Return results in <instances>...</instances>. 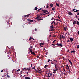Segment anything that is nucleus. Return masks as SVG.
<instances>
[{"label":"nucleus","mask_w":79,"mask_h":79,"mask_svg":"<svg viewBox=\"0 0 79 79\" xmlns=\"http://www.w3.org/2000/svg\"><path fill=\"white\" fill-rule=\"evenodd\" d=\"M32 69H35V66H34V67L32 68Z\"/></svg>","instance_id":"5701e85b"},{"label":"nucleus","mask_w":79,"mask_h":79,"mask_svg":"<svg viewBox=\"0 0 79 79\" xmlns=\"http://www.w3.org/2000/svg\"><path fill=\"white\" fill-rule=\"evenodd\" d=\"M63 71L64 72V71H65V69H64V68H63Z\"/></svg>","instance_id":"49530a36"},{"label":"nucleus","mask_w":79,"mask_h":79,"mask_svg":"<svg viewBox=\"0 0 79 79\" xmlns=\"http://www.w3.org/2000/svg\"><path fill=\"white\" fill-rule=\"evenodd\" d=\"M54 19V18H53V17H52L51 19V20H53Z\"/></svg>","instance_id":"58836bf2"},{"label":"nucleus","mask_w":79,"mask_h":79,"mask_svg":"<svg viewBox=\"0 0 79 79\" xmlns=\"http://www.w3.org/2000/svg\"><path fill=\"white\" fill-rule=\"evenodd\" d=\"M77 23L78 25H79V22L78 21H77Z\"/></svg>","instance_id":"b1692460"},{"label":"nucleus","mask_w":79,"mask_h":79,"mask_svg":"<svg viewBox=\"0 0 79 79\" xmlns=\"http://www.w3.org/2000/svg\"><path fill=\"white\" fill-rule=\"evenodd\" d=\"M47 74V77H52L53 76H52V73L50 72L49 73H46Z\"/></svg>","instance_id":"f257e3e1"},{"label":"nucleus","mask_w":79,"mask_h":79,"mask_svg":"<svg viewBox=\"0 0 79 79\" xmlns=\"http://www.w3.org/2000/svg\"><path fill=\"white\" fill-rule=\"evenodd\" d=\"M29 50L30 52H31H31H32V49H31V48H29Z\"/></svg>","instance_id":"f3484780"},{"label":"nucleus","mask_w":79,"mask_h":79,"mask_svg":"<svg viewBox=\"0 0 79 79\" xmlns=\"http://www.w3.org/2000/svg\"><path fill=\"white\" fill-rule=\"evenodd\" d=\"M44 43H40V45H44Z\"/></svg>","instance_id":"2f4dec72"},{"label":"nucleus","mask_w":79,"mask_h":79,"mask_svg":"<svg viewBox=\"0 0 79 79\" xmlns=\"http://www.w3.org/2000/svg\"><path fill=\"white\" fill-rule=\"evenodd\" d=\"M79 48V45L77 46V49H78Z\"/></svg>","instance_id":"c85d7f7f"},{"label":"nucleus","mask_w":79,"mask_h":79,"mask_svg":"<svg viewBox=\"0 0 79 79\" xmlns=\"http://www.w3.org/2000/svg\"><path fill=\"white\" fill-rule=\"evenodd\" d=\"M66 29H67V28H66V27H64V29L65 31H66Z\"/></svg>","instance_id":"2eb2a0df"},{"label":"nucleus","mask_w":79,"mask_h":79,"mask_svg":"<svg viewBox=\"0 0 79 79\" xmlns=\"http://www.w3.org/2000/svg\"><path fill=\"white\" fill-rule=\"evenodd\" d=\"M31 54H32V55H35V53L32 51V52H31Z\"/></svg>","instance_id":"dca6fc26"},{"label":"nucleus","mask_w":79,"mask_h":79,"mask_svg":"<svg viewBox=\"0 0 79 79\" xmlns=\"http://www.w3.org/2000/svg\"><path fill=\"white\" fill-rule=\"evenodd\" d=\"M75 52H76V51H75L74 50H73V51H72L71 52V53H75Z\"/></svg>","instance_id":"4be33fe9"},{"label":"nucleus","mask_w":79,"mask_h":79,"mask_svg":"<svg viewBox=\"0 0 79 79\" xmlns=\"http://www.w3.org/2000/svg\"><path fill=\"white\" fill-rule=\"evenodd\" d=\"M53 61H56V62H57V61L56 60H53Z\"/></svg>","instance_id":"864d4df0"},{"label":"nucleus","mask_w":79,"mask_h":79,"mask_svg":"<svg viewBox=\"0 0 79 79\" xmlns=\"http://www.w3.org/2000/svg\"><path fill=\"white\" fill-rule=\"evenodd\" d=\"M50 61V59H48V62H49Z\"/></svg>","instance_id":"c9c22d12"},{"label":"nucleus","mask_w":79,"mask_h":79,"mask_svg":"<svg viewBox=\"0 0 79 79\" xmlns=\"http://www.w3.org/2000/svg\"><path fill=\"white\" fill-rule=\"evenodd\" d=\"M35 31H37V28H35Z\"/></svg>","instance_id":"a18cd8bd"},{"label":"nucleus","mask_w":79,"mask_h":79,"mask_svg":"<svg viewBox=\"0 0 79 79\" xmlns=\"http://www.w3.org/2000/svg\"><path fill=\"white\" fill-rule=\"evenodd\" d=\"M53 22H52V23H51V25H52V24H53Z\"/></svg>","instance_id":"de8ad7c7"},{"label":"nucleus","mask_w":79,"mask_h":79,"mask_svg":"<svg viewBox=\"0 0 79 79\" xmlns=\"http://www.w3.org/2000/svg\"><path fill=\"white\" fill-rule=\"evenodd\" d=\"M55 25H57V23H55L54 26H55Z\"/></svg>","instance_id":"e2e57ef3"},{"label":"nucleus","mask_w":79,"mask_h":79,"mask_svg":"<svg viewBox=\"0 0 79 79\" xmlns=\"http://www.w3.org/2000/svg\"><path fill=\"white\" fill-rule=\"evenodd\" d=\"M78 35H79V31H78Z\"/></svg>","instance_id":"774afa93"},{"label":"nucleus","mask_w":79,"mask_h":79,"mask_svg":"<svg viewBox=\"0 0 79 79\" xmlns=\"http://www.w3.org/2000/svg\"><path fill=\"white\" fill-rule=\"evenodd\" d=\"M27 20L28 21H29V22H31V23H32V22H33V20H32L27 19Z\"/></svg>","instance_id":"39448f33"},{"label":"nucleus","mask_w":79,"mask_h":79,"mask_svg":"<svg viewBox=\"0 0 79 79\" xmlns=\"http://www.w3.org/2000/svg\"><path fill=\"white\" fill-rule=\"evenodd\" d=\"M37 16H38V17H39H39H40V15H37Z\"/></svg>","instance_id":"4c0bfd02"},{"label":"nucleus","mask_w":79,"mask_h":79,"mask_svg":"<svg viewBox=\"0 0 79 79\" xmlns=\"http://www.w3.org/2000/svg\"><path fill=\"white\" fill-rule=\"evenodd\" d=\"M25 17H24V16L23 17V21H25V20H26V18H25Z\"/></svg>","instance_id":"9d476101"},{"label":"nucleus","mask_w":79,"mask_h":79,"mask_svg":"<svg viewBox=\"0 0 79 79\" xmlns=\"http://www.w3.org/2000/svg\"><path fill=\"white\" fill-rule=\"evenodd\" d=\"M57 17H58V18H59V19H60V17L58 16Z\"/></svg>","instance_id":"69168bd1"},{"label":"nucleus","mask_w":79,"mask_h":79,"mask_svg":"<svg viewBox=\"0 0 79 79\" xmlns=\"http://www.w3.org/2000/svg\"><path fill=\"white\" fill-rule=\"evenodd\" d=\"M32 39V38H31V37H30L29 38V40H31V39Z\"/></svg>","instance_id":"c756f323"},{"label":"nucleus","mask_w":79,"mask_h":79,"mask_svg":"<svg viewBox=\"0 0 79 79\" xmlns=\"http://www.w3.org/2000/svg\"><path fill=\"white\" fill-rule=\"evenodd\" d=\"M68 14H69V15H73V13H72L71 12H69L68 13Z\"/></svg>","instance_id":"0eeeda50"},{"label":"nucleus","mask_w":79,"mask_h":79,"mask_svg":"<svg viewBox=\"0 0 79 79\" xmlns=\"http://www.w3.org/2000/svg\"><path fill=\"white\" fill-rule=\"evenodd\" d=\"M3 70H1V73H3Z\"/></svg>","instance_id":"13d9d810"},{"label":"nucleus","mask_w":79,"mask_h":79,"mask_svg":"<svg viewBox=\"0 0 79 79\" xmlns=\"http://www.w3.org/2000/svg\"><path fill=\"white\" fill-rule=\"evenodd\" d=\"M56 41V40H54V41L53 42V43H55V42Z\"/></svg>","instance_id":"79ce46f5"},{"label":"nucleus","mask_w":79,"mask_h":79,"mask_svg":"<svg viewBox=\"0 0 79 79\" xmlns=\"http://www.w3.org/2000/svg\"><path fill=\"white\" fill-rule=\"evenodd\" d=\"M58 46H60L61 47H63V45H62V44H61V43H60L59 44Z\"/></svg>","instance_id":"4468645a"},{"label":"nucleus","mask_w":79,"mask_h":79,"mask_svg":"<svg viewBox=\"0 0 79 79\" xmlns=\"http://www.w3.org/2000/svg\"><path fill=\"white\" fill-rule=\"evenodd\" d=\"M70 40L71 42H72V41H73V39L72 38H70Z\"/></svg>","instance_id":"ddd939ff"},{"label":"nucleus","mask_w":79,"mask_h":79,"mask_svg":"<svg viewBox=\"0 0 79 79\" xmlns=\"http://www.w3.org/2000/svg\"><path fill=\"white\" fill-rule=\"evenodd\" d=\"M48 7H49V6L48 5H47L46 6L47 8H48Z\"/></svg>","instance_id":"ea45409f"},{"label":"nucleus","mask_w":79,"mask_h":79,"mask_svg":"<svg viewBox=\"0 0 79 79\" xmlns=\"http://www.w3.org/2000/svg\"><path fill=\"white\" fill-rule=\"evenodd\" d=\"M68 60L69 62V63H71V60H69V59H68Z\"/></svg>","instance_id":"72a5a7b5"},{"label":"nucleus","mask_w":79,"mask_h":79,"mask_svg":"<svg viewBox=\"0 0 79 79\" xmlns=\"http://www.w3.org/2000/svg\"><path fill=\"white\" fill-rule=\"evenodd\" d=\"M61 37L62 38H63V39H64L65 38V37L63 36L62 35H61Z\"/></svg>","instance_id":"bb28decb"},{"label":"nucleus","mask_w":79,"mask_h":79,"mask_svg":"<svg viewBox=\"0 0 79 79\" xmlns=\"http://www.w3.org/2000/svg\"><path fill=\"white\" fill-rule=\"evenodd\" d=\"M56 63V64H55V68L56 69V71H57L58 68H57V64H56V63Z\"/></svg>","instance_id":"7ed1b4c3"},{"label":"nucleus","mask_w":79,"mask_h":79,"mask_svg":"<svg viewBox=\"0 0 79 79\" xmlns=\"http://www.w3.org/2000/svg\"><path fill=\"white\" fill-rule=\"evenodd\" d=\"M20 69H19L17 70L16 71L17 72H18V71H20Z\"/></svg>","instance_id":"e433bc0d"},{"label":"nucleus","mask_w":79,"mask_h":79,"mask_svg":"<svg viewBox=\"0 0 79 79\" xmlns=\"http://www.w3.org/2000/svg\"><path fill=\"white\" fill-rule=\"evenodd\" d=\"M70 64H71V66H73V63L71 62H70Z\"/></svg>","instance_id":"37998d69"},{"label":"nucleus","mask_w":79,"mask_h":79,"mask_svg":"<svg viewBox=\"0 0 79 79\" xmlns=\"http://www.w3.org/2000/svg\"><path fill=\"white\" fill-rule=\"evenodd\" d=\"M68 69L69 71H70V70L69 69V67H68Z\"/></svg>","instance_id":"bf43d9fd"},{"label":"nucleus","mask_w":79,"mask_h":79,"mask_svg":"<svg viewBox=\"0 0 79 79\" xmlns=\"http://www.w3.org/2000/svg\"><path fill=\"white\" fill-rule=\"evenodd\" d=\"M47 67H48V65H45L44 66V68H47Z\"/></svg>","instance_id":"f704fd0d"},{"label":"nucleus","mask_w":79,"mask_h":79,"mask_svg":"<svg viewBox=\"0 0 79 79\" xmlns=\"http://www.w3.org/2000/svg\"><path fill=\"white\" fill-rule=\"evenodd\" d=\"M37 9H38V8H37V7H35V10H37Z\"/></svg>","instance_id":"473e14b6"},{"label":"nucleus","mask_w":79,"mask_h":79,"mask_svg":"<svg viewBox=\"0 0 79 79\" xmlns=\"http://www.w3.org/2000/svg\"><path fill=\"white\" fill-rule=\"evenodd\" d=\"M52 11H54L55 10V7H53L52 8Z\"/></svg>","instance_id":"aec40b11"},{"label":"nucleus","mask_w":79,"mask_h":79,"mask_svg":"<svg viewBox=\"0 0 79 79\" xmlns=\"http://www.w3.org/2000/svg\"><path fill=\"white\" fill-rule=\"evenodd\" d=\"M56 6H58V7H59V6H60V5H59V4H58V3H56Z\"/></svg>","instance_id":"412c9836"},{"label":"nucleus","mask_w":79,"mask_h":79,"mask_svg":"<svg viewBox=\"0 0 79 79\" xmlns=\"http://www.w3.org/2000/svg\"><path fill=\"white\" fill-rule=\"evenodd\" d=\"M50 28H51V29H53V28H54V27L53 25H52L51 26H50Z\"/></svg>","instance_id":"f8f14e48"},{"label":"nucleus","mask_w":79,"mask_h":79,"mask_svg":"<svg viewBox=\"0 0 79 79\" xmlns=\"http://www.w3.org/2000/svg\"><path fill=\"white\" fill-rule=\"evenodd\" d=\"M29 16H31V15L28 14V15H24V17H26V16H27V17H29Z\"/></svg>","instance_id":"1a4fd4ad"},{"label":"nucleus","mask_w":79,"mask_h":79,"mask_svg":"<svg viewBox=\"0 0 79 79\" xmlns=\"http://www.w3.org/2000/svg\"><path fill=\"white\" fill-rule=\"evenodd\" d=\"M46 14H50V12H48V13H46Z\"/></svg>","instance_id":"5fc2aeb1"},{"label":"nucleus","mask_w":79,"mask_h":79,"mask_svg":"<svg viewBox=\"0 0 79 79\" xmlns=\"http://www.w3.org/2000/svg\"><path fill=\"white\" fill-rule=\"evenodd\" d=\"M75 12H77V15H79V10H76L75 11Z\"/></svg>","instance_id":"20e7f679"},{"label":"nucleus","mask_w":79,"mask_h":79,"mask_svg":"<svg viewBox=\"0 0 79 79\" xmlns=\"http://www.w3.org/2000/svg\"><path fill=\"white\" fill-rule=\"evenodd\" d=\"M42 11L43 13H47V10H43Z\"/></svg>","instance_id":"6e6552de"},{"label":"nucleus","mask_w":79,"mask_h":79,"mask_svg":"<svg viewBox=\"0 0 79 79\" xmlns=\"http://www.w3.org/2000/svg\"><path fill=\"white\" fill-rule=\"evenodd\" d=\"M23 71H26V70H27V69L26 68H24L23 69Z\"/></svg>","instance_id":"7c9ffc66"},{"label":"nucleus","mask_w":79,"mask_h":79,"mask_svg":"<svg viewBox=\"0 0 79 79\" xmlns=\"http://www.w3.org/2000/svg\"><path fill=\"white\" fill-rule=\"evenodd\" d=\"M59 45V44H58V43H57L56 44V45H57V46H58Z\"/></svg>","instance_id":"6e6d98bb"},{"label":"nucleus","mask_w":79,"mask_h":79,"mask_svg":"<svg viewBox=\"0 0 79 79\" xmlns=\"http://www.w3.org/2000/svg\"><path fill=\"white\" fill-rule=\"evenodd\" d=\"M30 48H33V46H30Z\"/></svg>","instance_id":"09e8293b"},{"label":"nucleus","mask_w":79,"mask_h":79,"mask_svg":"<svg viewBox=\"0 0 79 79\" xmlns=\"http://www.w3.org/2000/svg\"><path fill=\"white\" fill-rule=\"evenodd\" d=\"M25 79H31V78L28 77H25Z\"/></svg>","instance_id":"9b49d317"},{"label":"nucleus","mask_w":79,"mask_h":79,"mask_svg":"<svg viewBox=\"0 0 79 79\" xmlns=\"http://www.w3.org/2000/svg\"><path fill=\"white\" fill-rule=\"evenodd\" d=\"M53 71V73H54V74H55V73H56V70H54Z\"/></svg>","instance_id":"a878e982"},{"label":"nucleus","mask_w":79,"mask_h":79,"mask_svg":"<svg viewBox=\"0 0 79 79\" xmlns=\"http://www.w3.org/2000/svg\"><path fill=\"white\" fill-rule=\"evenodd\" d=\"M43 15V14H40V16H42Z\"/></svg>","instance_id":"4d7b16f0"},{"label":"nucleus","mask_w":79,"mask_h":79,"mask_svg":"<svg viewBox=\"0 0 79 79\" xmlns=\"http://www.w3.org/2000/svg\"><path fill=\"white\" fill-rule=\"evenodd\" d=\"M72 11H74V12H76V11H75V10H75L74 9H73Z\"/></svg>","instance_id":"cd10ccee"},{"label":"nucleus","mask_w":79,"mask_h":79,"mask_svg":"<svg viewBox=\"0 0 79 79\" xmlns=\"http://www.w3.org/2000/svg\"><path fill=\"white\" fill-rule=\"evenodd\" d=\"M66 66H67V68H69V66H68V64L66 65Z\"/></svg>","instance_id":"3c124183"},{"label":"nucleus","mask_w":79,"mask_h":79,"mask_svg":"<svg viewBox=\"0 0 79 79\" xmlns=\"http://www.w3.org/2000/svg\"><path fill=\"white\" fill-rule=\"evenodd\" d=\"M48 55V52H46V53L45 54V55Z\"/></svg>","instance_id":"8fccbe9b"},{"label":"nucleus","mask_w":79,"mask_h":79,"mask_svg":"<svg viewBox=\"0 0 79 79\" xmlns=\"http://www.w3.org/2000/svg\"><path fill=\"white\" fill-rule=\"evenodd\" d=\"M53 22L54 23V24H55V21L54 20Z\"/></svg>","instance_id":"a19ab883"},{"label":"nucleus","mask_w":79,"mask_h":79,"mask_svg":"<svg viewBox=\"0 0 79 79\" xmlns=\"http://www.w3.org/2000/svg\"><path fill=\"white\" fill-rule=\"evenodd\" d=\"M50 41V40H48V42H49Z\"/></svg>","instance_id":"338daca9"},{"label":"nucleus","mask_w":79,"mask_h":79,"mask_svg":"<svg viewBox=\"0 0 79 79\" xmlns=\"http://www.w3.org/2000/svg\"><path fill=\"white\" fill-rule=\"evenodd\" d=\"M36 73H39V70H36Z\"/></svg>","instance_id":"603ef678"},{"label":"nucleus","mask_w":79,"mask_h":79,"mask_svg":"<svg viewBox=\"0 0 79 79\" xmlns=\"http://www.w3.org/2000/svg\"><path fill=\"white\" fill-rule=\"evenodd\" d=\"M42 10V8H40V9H39L38 10V12H39V11H40Z\"/></svg>","instance_id":"a211bd4d"},{"label":"nucleus","mask_w":79,"mask_h":79,"mask_svg":"<svg viewBox=\"0 0 79 79\" xmlns=\"http://www.w3.org/2000/svg\"><path fill=\"white\" fill-rule=\"evenodd\" d=\"M39 18H40V17H39L38 16H37L35 18V19H37L38 21H41V20H43V19H39Z\"/></svg>","instance_id":"f03ea898"},{"label":"nucleus","mask_w":79,"mask_h":79,"mask_svg":"<svg viewBox=\"0 0 79 79\" xmlns=\"http://www.w3.org/2000/svg\"><path fill=\"white\" fill-rule=\"evenodd\" d=\"M38 73H40V74H41V73H42V72H39Z\"/></svg>","instance_id":"052dcab7"},{"label":"nucleus","mask_w":79,"mask_h":79,"mask_svg":"<svg viewBox=\"0 0 79 79\" xmlns=\"http://www.w3.org/2000/svg\"><path fill=\"white\" fill-rule=\"evenodd\" d=\"M31 67H32V64H31Z\"/></svg>","instance_id":"680f3d73"},{"label":"nucleus","mask_w":79,"mask_h":79,"mask_svg":"<svg viewBox=\"0 0 79 79\" xmlns=\"http://www.w3.org/2000/svg\"><path fill=\"white\" fill-rule=\"evenodd\" d=\"M76 20H74V22H73V25H75L76 24Z\"/></svg>","instance_id":"423d86ee"},{"label":"nucleus","mask_w":79,"mask_h":79,"mask_svg":"<svg viewBox=\"0 0 79 79\" xmlns=\"http://www.w3.org/2000/svg\"><path fill=\"white\" fill-rule=\"evenodd\" d=\"M53 4H50V6L51 7H53Z\"/></svg>","instance_id":"6ab92c4d"},{"label":"nucleus","mask_w":79,"mask_h":79,"mask_svg":"<svg viewBox=\"0 0 79 79\" xmlns=\"http://www.w3.org/2000/svg\"><path fill=\"white\" fill-rule=\"evenodd\" d=\"M60 40H61V39H62V37H61V34L60 35Z\"/></svg>","instance_id":"393cba45"},{"label":"nucleus","mask_w":79,"mask_h":79,"mask_svg":"<svg viewBox=\"0 0 79 79\" xmlns=\"http://www.w3.org/2000/svg\"><path fill=\"white\" fill-rule=\"evenodd\" d=\"M47 14H46V13H45V14H43V15H46Z\"/></svg>","instance_id":"0e129e2a"},{"label":"nucleus","mask_w":79,"mask_h":79,"mask_svg":"<svg viewBox=\"0 0 79 79\" xmlns=\"http://www.w3.org/2000/svg\"><path fill=\"white\" fill-rule=\"evenodd\" d=\"M54 31V29H52L51 30V31Z\"/></svg>","instance_id":"c03bdc74"}]
</instances>
